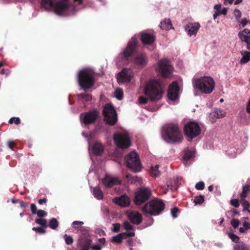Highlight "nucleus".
I'll list each match as a JSON object with an SVG mask.
<instances>
[{
  "label": "nucleus",
  "instance_id": "obj_32",
  "mask_svg": "<svg viewBox=\"0 0 250 250\" xmlns=\"http://www.w3.org/2000/svg\"><path fill=\"white\" fill-rule=\"evenodd\" d=\"M159 165H156L155 166H151L150 169V174L153 177H159L160 175V172L159 170Z\"/></svg>",
  "mask_w": 250,
  "mask_h": 250
},
{
  "label": "nucleus",
  "instance_id": "obj_63",
  "mask_svg": "<svg viewBox=\"0 0 250 250\" xmlns=\"http://www.w3.org/2000/svg\"><path fill=\"white\" fill-rule=\"evenodd\" d=\"M228 9L227 8H223L220 11V14L226 15L227 13Z\"/></svg>",
  "mask_w": 250,
  "mask_h": 250
},
{
  "label": "nucleus",
  "instance_id": "obj_55",
  "mask_svg": "<svg viewBox=\"0 0 250 250\" xmlns=\"http://www.w3.org/2000/svg\"><path fill=\"white\" fill-rule=\"evenodd\" d=\"M238 21L242 25L243 27L246 26L249 23V21L247 20L246 18H243L241 21L239 20Z\"/></svg>",
  "mask_w": 250,
  "mask_h": 250
},
{
  "label": "nucleus",
  "instance_id": "obj_26",
  "mask_svg": "<svg viewBox=\"0 0 250 250\" xmlns=\"http://www.w3.org/2000/svg\"><path fill=\"white\" fill-rule=\"evenodd\" d=\"M194 151L187 149L185 151L183 156V163L186 167L190 165L188 161L194 157Z\"/></svg>",
  "mask_w": 250,
  "mask_h": 250
},
{
  "label": "nucleus",
  "instance_id": "obj_34",
  "mask_svg": "<svg viewBox=\"0 0 250 250\" xmlns=\"http://www.w3.org/2000/svg\"><path fill=\"white\" fill-rule=\"evenodd\" d=\"M233 249L234 250H250V245L240 243L234 245Z\"/></svg>",
  "mask_w": 250,
  "mask_h": 250
},
{
  "label": "nucleus",
  "instance_id": "obj_33",
  "mask_svg": "<svg viewBox=\"0 0 250 250\" xmlns=\"http://www.w3.org/2000/svg\"><path fill=\"white\" fill-rule=\"evenodd\" d=\"M128 182H131L134 184H141L142 183V178L138 177H131L129 174H126L125 176Z\"/></svg>",
  "mask_w": 250,
  "mask_h": 250
},
{
  "label": "nucleus",
  "instance_id": "obj_53",
  "mask_svg": "<svg viewBox=\"0 0 250 250\" xmlns=\"http://www.w3.org/2000/svg\"><path fill=\"white\" fill-rule=\"evenodd\" d=\"M179 212L177 208H174L171 210V214L173 218H176L177 217V213Z\"/></svg>",
  "mask_w": 250,
  "mask_h": 250
},
{
  "label": "nucleus",
  "instance_id": "obj_57",
  "mask_svg": "<svg viewBox=\"0 0 250 250\" xmlns=\"http://www.w3.org/2000/svg\"><path fill=\"white\" fill-rule=\"evenodd\" d=\"M31 210L32 213L34 214H36L37 211L38 210H37V208L36 205L34 204H32L31 205Z\"/></svg>",
  "mask_w": 250,
  "mask_h": 250
},
{
  "label": "nucleus",
  "instance_id": "obj_31",
  "mask_svg": "<svg viewBox=\"0 0 250 250\" xmlns=\"http://www.w3.org/2000/svg\"><path fill=\"white\" fill-rule=\"evenodd\" d=\"M160 27L163 30H169L171 28L172 24L169 19H165L160 23Z\"/></svg>",
  "mask_w": 250,
  "mask_h": 250
},
{
  "label": "nucleus",
  "instance_id": "obj_12",
  "mask_svg": "<svg viewBox=\"0 0 250 250\" xmlns=\"http://www.w3.org/2000/svg\"><path fill=\"white\" fill-rule=\"evenodd\" d=\"M157 70L161 73L163 77H169L172 75L173 67L169 61L165 59L159 61Z\"/></svg>",
  "mask_w": 250,
  "mask_h": 250
},
{
  "label": "nucleus",
  "instance_id": "obj_1",
  "mask_svg": "<svg viewBox=\"0 0 250 250\" xmlns=\"http://www.w3.org/2000/svg\"><path fill=\"white\" fill-rule=\"evenodd\" d=\"M78 5L71 4L68 0H42L41 8L47 11H52L59 16H68L74 14L78 10L85 7L83 0H74Z\"/></svg>",
  "mask_w": 250,
  "mask_h": 250
},
{
  "label": "nucleus",
  "instance_id": "obj_50",
  "mask_svg": "<svg viewBox=\"0 0 250 250\" xmlns=\"http://www.w3.org/2000/svg\"><path fill=\"white\" fill-rule=\"evenodd\" d=\"M36 214H37L40 218H42L47 215V212L43 210L39 209L37 211Z\"/></svg>",
  "mask_w": 250,
  "mask_h": 250
},
{
  "label": "nucleus",
  "instance_id": "obj_17",
  "mask_svg": "<svg viewBox=\"0 0 250 250\" xmlns=\"http://www.w3.org/2000/svg\"><path fill=\"white\" fill-rule=\"evenodd\" d=\"M168 98L172 101H176L179 96V87L177 81L172 83L169 86L167 94Z\"/></svg>",
  "mask_w": 250,
  "mask_h": 250
},
{
  "label": "nucleus",
  "instance_id": "obj_37",
  "mask_svg": "<svg viewBox=\"0 0 250 250\" xmlns=\"http://www.w3.org/2000/svg\"><path fill=\"white\" fill-rule=\"evenodd\" d=\"M78 98L83 101H89L92 99L91 96L88 94H80L78 95Z\"/></svg>",
  "mask_w": 250,
  "mask_h": 250
},
{
  "label": "nucleus",
  "instance_id": "obj_13",
  "mask_svg": "<svg viewBox=\"0 0 250 250\" xmlns=\"http://www.w3.org/2000/svg\"><path fill=\"white\" fill-rule=\"evenodd\" d=\"M151 194V191L147 188H142L138 190L135 194L134 202L136 205H140L147 201Z\"/></svg>",
  "mask_w": 250,
  "mask_h": 250
},
{
  "label": "nucleus",
  "instance_id": "obj_61",
  "mask_svg": "<svg viewBox=\"0 0 250 250\" xmlns=\"http://www.w3.org/2000/svg\"><path fill=\"white\" fill-rule=\"evenodd\" d=\"M221 8V5L220 4H216L214 6V9L215 10V11H220Z\"/></svg>",
  "mask_w": 250,
  "mask_h": 250
},
{
  "label": "nucleus",
  "instance_id": "obj_14",
  "mask_svg": "<svg viewBox=\"0 0 250 250\" xmlns=\"http://www.w3.org/2000/svg\"><path fill=\"white\" fill-rule=\"evenodd\" d=\"M134 76V71L131 69L124 68L117 74V82L120 84L129 83Z\"/></svg>",
  "mask_w": 250,
  "mask_h": 250
},
{
  "label": "nucleus",
  "instance_id": "obj_27",
  "mask_svg": "<svg viewBox=\"0 0 250 250\" xmlns=\"http://www.w3.org/2000/svg\"><path fill=\"white\" fill-rule=\"evenodd\" d=\"M92 240L90 238L85 237L82 238L79 240L78 246L81 248H87L90 247L91 244Z\"/></svg>",
  "mask_w": 250,
  "mask_h": 250
},
{
  "label": "nucleus",
  "instance_id": "obj_15",
  "mask_svg": "<svg viewBox=\"0 0 250 250\" xmlns=\"http://www.w3.org/2000/svg\"><path fill=\"white\" fill-rule=\"evenodd\" d=\"M98 114V111L95 109L82 113L80 116L81 122L84 125L92 124L97 119Z\"/></svg>",
  "mask_w": 250,
  "mask_h": 250
},
{
  "label": "nucleus",
  "instance_id": "obj_20",
  "mask_svg": "<svg viewBox=\"0 0 250 250\" xmlns=\"http://www.w3.org/2000/svg\"><path fill=\"white\" fill-rule=\"evenodd\" d=\"M126 214L131 222L136 225H139L142 220L141 214L137 211L128 210Z\"/></svg>",
  "mask_w": 250,
  "mask_h": 250
},
{
  "label": "nucleus",
  "instance_id": "obj_47",
  "mask_svg": "<svg viewBox=\"0 0 250 250\" xmlns=\"http://www.w3.org/2000/svg\"><path fill=\"white\" fill-rule=\"evenodd\" d=\"M123 226L126 230L133 229V226L127 221L124 222Z\"/></svg>",
  "mask_w": 250,
  "mask_h": 250
},
{
  "label": "nucleus",
  "instance_id": "obj_49",
  "mask_svg": "<svg viewBox=\"0 0 250 250\" xmlns=\"http://www.w3.org/2000/svg\"><path fill=\"white\" fill-rule=\"evenodd\" d=\"M195 188L198 190H202L205 188L204 183L203 182H199L196 184Z\"/></svg>",
  "mask_w": 250,
  "mask_h": 250
},
{
  "label": "nucleus",
  "instance_id": "obj_41",
  "mask_svg": "<svg viewBox=\"0 0 250 250\" xmlns=\"http://www.w3.org/2000/svg\"><path fill=\"white\" fill-rule=\"evenodd\" d=\"M204 201V196L203 195H199L196 196L194 199V203L197 204H201Z\"/></svg>",
  "mask_w": 250,
  "mask_h": 250
},
{
  "label": "nucleus",
  "instance_id": "obj_56",
  "mask_svg": "<svg viewBox=\"0 0 250 250\" xmlns=\"http://www.w3.org/2000/svg\"><path fill=\"white\" fill-rule=\"evenodd\" d=\"M96 233L99 234L100 236H104L105 235V233L102 229H97L95 230Z\"/></svg>",
  "mask_w": 250,
  "mask_h": 250
},
{
  "label": "nucleus",
  "instance_id": "obj_44",
  "mask_svg": "<svg viewBox=\"0 0 250 250\" xmlns=\"http://www.w3.org/2000/svg\"><path fill=\"white\" fill-rule=\"evenodd\" d=\"M229 236L234 242L237 243L239 240V237L232 233L229 232Z\"/></svg>",
  "mask_w": 250,
  "mask_h": 250
},
{
  "label": "nucleus",
  "instance_id": "obj_6",
  "mask_svg": "<svg viewBox=\"0 0 250 250\" xmlns=\"http://www.w3.org/2000/svg\"><path fill=\"white\" fill-rule=\"evenodd\" d=\"M164 130L166 136L164 139L167 143H178L182 140V133L177 125H167L165 127Z\"/></svg>",
  "mask_w": 250,
  "mask_h": 250
},
{
  "label": "nucleus",
  "instance_id": "obj_5",
  "mask_svg": "<svg viewBox=\"0 0 250 250\" xmlns=\"http://www.w3.org/2000/svg\"><path fill=\"white\" fill-rule=\"evenodd\" d=\"M137 38L133 37L128 42L126 47L116 58V63L118 66L126 64L128 59L136 52Z\"/></svg>",
  "mask_w": 250,
  "mask_h": 250
},
{
  "label": "nucleus",
  "instance_id": "obj_39",
  "mask_svg": "<svg viewBox=\"0 0 250 250\" xmlns=\"http://www.w3.org/2000/svg\"><path fill=\"white\" fill-rule=\"evenodd\" d=\"M35 222L38 224L41 225V227H42L44 228H47V222L46 219H43L42 218H39L35 220Z\"/></svg>",
  "mask_w": 250,
  "mask_h": 250
},
{
  "label": "nucleus",
  "instance_id": "obj_40",
  "mask_svg": "<svg viewBox=\"0 0 250 250\" xmlns=\"http://www.w3.org/2000/svg\"><path fill=\"white\" fill-rule=\"evenodd\" d=\"M233 15L236 21H238L242 16V13L238 9H235L233 11Z\"/></svg>",
  "mask_w": 250,
  "mask_h": 250
},
{
  "label": "nucleus",
  "instance_id": "obj_35",
  "mask_svg": "<svg viewBox=\"0 0 250 250\" xmlns=\"http://www.w3.org/2000/svg\"><path fill=\"white\" fill-rule=\"evenodd\" d=\"M248 188V185H246L243 187L242 191L240 194L241 202H244V200H246L245 199L247 197L248 193L249 191Z\"/></svg>",
  "mask_w": 250,
  "mask_h": 250
},
{
  "label": "nucleus",
  "instance_id": "obj_25",
  "mask_svg": "<svg viewBox=\"0 0 250 250\" xmlns=\"http://www.w3.org/2000/svg\"><path fill=\"white\" fill-rule=\"evenodd\" d=\"M134 63L139 66H143L146 65L147 63L146 56L141 53L137 54L134 59Z\"/></svg>",
  "mask_w": 250,
  "mask_h": 250
},
{
  "label": "nucleus",
  "instance_id": "obj_10",
  "mask_svg": "<svg viewBox=\"0 0 250 250\" xmlns=\"http://www.w3.org/2000/svg\"><path fill=\"white\" fill-rule=\"evenodd\" d=\"M103 113L104 120L109 125H114L117 121V114L113 106L110 104H106L103 108Z\"/></svg>",
  "mask_w": 250,
  "mask_h": 250
},
{
  "label": "nucleus",
  "instance_id": "obj_38",
  "mask_svg": "<svg viewBox=\"0 0 250 250\" xmlns=\"http://www.w3.org/2000/svg\"><path fill=\"white\" fill-rule=\"evenodd\" d=\"M115 97L119 100H121L123 98V91L121 88H117L114 92Z\"/></svg>",
  "mask_w": 250,
  "mask_h": 250
},
{
  "label": "nucleus",
  "instance_id": "obj_28",
  "mask_svg": "<svg viewBox=\"0 0 250 250\" xmlns=\"http://www.w3.org/2000/svg\"><path fill=\"white\" fill-rule=\"evenodd\" d=\"M242 58L239 61L240 64H244L250 61V52L246 50H242L240 52Z\"/></svg>",
  "mask_w": 250,
  "mask_h": 250
},
{
  "label": "nucleus",
  "instance_id": "obj_64",
  "mask_svg": "<svg viewBox=\"0 0 250 250\" xmlns=\"http://www.w3.org/2000/svg\"><path fill=\"white\" fill-rule=\"evenodd\" d=\"M246 109L247 111L250 114V98L248 102Z\"/></svg>",
  "mask_w": 250,
  "mask_h": 250
},
{
  "label": "nucleus",
  "instance_id": "obj_58",
  "mask_svg": "<svg viewBox=\"0 0 250 250\" xmlns=\"http://www.w3.org/2000/svg\"><path fill=\"white\" fill-rule=\"evenodd\" d=\"M92 250H102V247L99 245H96L91 247Z\"/></svg>",
  "mask_w": 250,
  "mask_h": 250
},
{
  "label": "nucleus",
  "instance_id": "obj_29",
  "mask_svg": "<svg viewBox=\"0 0 250 250\" xmlns=\"http://www.w3.org/2000/svg\"><path fill=\"white\" fill-rule=\"evenodd\" d=\"M92 149L95 155H99L103 152L104 147L101 143L97 142L93 145Z\"/></svg>",
  "mask_w": 250,
  "mask_h": 250
},
{
  "label": "nucleus",
  "instance_id": "obj_3",
  "mask_svg": "<svg viewBox=\"0 0 250 250\" xmlns=\"http://www.w3.org/2000/svg\"><path fill=\"white\" fill-rule=\"evenodd\" d=\"M163 89L160 81L151 80L148 81L144 87V94L151 101L160 100L163 96Z\"/></svg>",
  "mask_w": 250,
  "mask_h": 250
},
{
  "label": "nucleus",
  "instance_id": "obj_2",
  "mask_svg": "<svg viewBox=\"0 0 250 250\" xmlns=\"http://www.w3.org/2000/svg\"><path fill=\"white\" fill-rule=\"evenodd\" d=\"M192 82L193 88L202 93L210 94L214 89L215 82L213 79L209 76L193 78Z\"/></svg>",
  "mask_w": 250,
  "mask_h": 250
},
{
  "label": "nucleus",
  "instance_id": "obj_22",
  "mask_svg": "<svg viewBox=\"0 0 250 250\" xmlns=\"http://www.w3.org/2000/svg\"><path fill=\"white\" fill-rule=\"evenodd\" d=\"M113 202L121 207L125 208L128 206L130 203V199L125 195H123L119 197L115 198Z\"/></svg>",
  "mask_w": 250,
  "mask_h": 250
},
{
  "label": "nucleus",
  "instance_id": "obj_19",
  "mask_svg": "<svg viewBox=\"0 0 250 250\" xmlns=\"http://www.w3.org/2000/svg\"><path fill=\"white\" fill-rule=\"evenodd\" d=\"M238 36L242 42L247 43V49L250 50V30L245 28L239 31Z\"/></svg>",
  "mask_w": 250,
  "mask_h": 250
},
{
  "label": "nucleus",
  "instance_id": "obj_52",
  "mask_svg": "<svg viewBox=\"0 0 250 250\" xmlns=\"http://www.w3.org/2000/svg\"><path fill=\"white\" fill-rule=\"evenodd\" d=\"M138 101L141 104H146L147 103L148 99L144 96H140L138 98Z\"/></svg>",
  "mask_w": 250,
  "mask_h": 250
},
{
  "label": "nucleus",
  "instance_id": "obj_45",
  "mask_svg": "<svg viewBox=\"0 0 250 250\" xmlns=\"http://www.w3.org/2000/svg\"><path fill=\"white\" fill-rule=\"evenodd\" d=\"M64 239L65 240V243L68 245H71L73 242V238L66 234L64 235Z\"/></svg>",
  "mask_w": 250,
  "mask_h": 250
},
{
  "label": "nucleus",
  "instance_id": "obj_16",
  "mask_svg": "<svg viewBox=\"0 0 250 250\" xmlns=\"http://www.w3.org/2000/svg\"><path fill=\"white\" fill-rule=\"evenodd\" d=\"M103 185L106 188H110L121 184V180L116 176L109 174L105 175L104 178L102 179Z\"/></svg>",
  "mask_w": 250,
  "mask_h": 250
},
{
  "label": "nucleus",
  "instance_id": "obj_43",
  "mask_svg": "<svg viewBox=\"0 0 250 250\" xmlns=\"http://www.w3.org/2000/svg\"><path fill=\"white\" fill-rule=\"evenodd\" d=\"M174 185H173L172 183L167 185V187L171 190H175L179 186V184L178 181L174 180Z\"/></svg>",
  "mask_w": 250,
  "mask_h": 250
},
{
  "label": "nucleus",
  "instance_id": "obj_59",
  "mask_svg": "<svg viewBox=\"0 0 250 250\" xmlns=\"http://www.w3.org/2000/svg\"><path fill=\"white\" fill-rule=\"evenodd\" d=\"M84 223L83 221H75L73 222L72 225L74 226L78 225H83Z\"/></svg>",
  "mask_w": 250,
  "mask_h": 250
},
{
  "label": "nucleus",
  "instance_id": "obj_42",
  "mask_svg": "<svg viewBox=\"0 0 250 250\" xmlns=\"http://www.w3.org/2000/svg\"><path fill=\"white\" fill-rule=\"evenodd\" d=\"M46 228H44L42 227H33L32 228V230L35 231L36 232L44 234L46 232Z\"/></svg>",
  "mask_w": 250,
  "mask_h": 250
},
{
  "label": "nucleus",
  "instance_id": "obj_21",
  "mask_svg": "<svg viewBox=\"0 0 250 250\" xmlns=\"http://www.w3.org/2000/svg\"><path fill=\"white\" fill-rule=\"evenodd\" d=\"M226 115V112L221 109H215L211 112L208 117L209 120L213 123L215 122V119L223 118Z\"/></svg>",
  "mask_w": 250,
  "mask_h": 250
},
{
  "label": "nucleus",
  "instance_id": "obj_7",
  "mask_svg": "<svg viewBox=\"0 0 250 250\" xmlns=\"http://www.w3.org/2000/svg\"><path fill=\"white\" fill-rule=\"evenodd\" d=\"M165 206L162 200L155 198L146 204L142 208V210L144 214L156 216L160 214L164 210Z\"/></svg>",
  "mask_w": 250,
  "mask_h": 250
},
{
  "label": "nucleus",
  "instance_id": "obj_62",
  "mask_svg": "<svg viewBox=\"0 0 250 250\" xmlns=\"http://www.w3.org/2000/svg\"><path fill=\"white\" fill-rule=\"evenodd\" d=\"M243 226L245 227L246 229H250V224L246 221L243 222Z\"/></svg>",
  "mask_w": 250,
  "mask_h": 250
},
{
  "label": "nucleus",
  "instance_id": "obj_51",
  "mask_svg": "<svg viewBox=\"0 0 250 250\" xmlns=\"http://www.w3.org/2000/svg\"><path fill=\"white\" fill-rule=\"evenodd\" d=\"M230 204L232 206H233L235 208L239 207V206L240 205L239 202L238 200L236 199L231 200Z\"/></svg>",
  "mask_w": 250,
  "mask_h": 250
},
{
  "label": "nucleus",
  "instance_id": "obj_8",
  "mask_svg": "<svg viewBox=\"0 0 250 250\" xmlns=\"http://www.w3.org/2000/svg\"><path fill=\"white\" fill-rule=\"evenodd\" d=\"M113 139L116 145L121 148H127L131 146L130 139L126 131L115 133Z\"/></svg>",
  "mask_w": 250,
  "mask_h": 250
},
{
  "label": "nucleus",
  "instance_id": "obj_46",
  "mask_svg": "<svg viewBox=\"0 0 250 250\" xmlns=\"http://www.w3.org/2000/svg\"><path fill=\"white\" fill-rule=\"evenodd\" d=\"M9 123L10 124L15 123L16 125H18L20 123V119L19 117H12L9 120Z\"/></svg>",
  "mask_w": 250,
  "mask_h": 250
},
{
  "label": "nucleus",
  "instance_id": "obj_60",
  "mask_svg": "<svg viewBox=\"0 0 250 250\" xmlns=\"http://www.w3.org/2000/svg\"><path fill=\"white\" fill-rule=\"evenodd\" d=\"M7 145L9 148L12 149V147L14 146L15 143H14V142H13L12 141H9L7 142Z\"/></svg>",
  "mask_w": 250,
  "mask_h": 250
},
{
  "label": "nucleus",
  "instance_id": "obj_9",
  "mask_svg": "<svg viewBox=\"0 0 250 250\" xmlns=\"http://www.w3.org/2000/svg\"><path fill=\"white\" fill-rule=\"evenodd\" d=\"M126 166L135 172H139L142 169L140 159L135 151H132L125 157Z\"/></svg>",
  "mask_w": 250,
  "mask_h": 250
},
{
  "label": "nucleus",
  "instance_id": "obj_4",
  "mask_svg": "<svg viewBox=\"0 0 250 250\" xmlns=\"http://www.w3.org/2000/svg\"><path fill=\"white\" fill-rule=\"evenodd\" d=\"M77 79L79 85L84 91L91 88L95 83L94 72L87 68L82 69L78 72Z\"/></svg>",
  "mask_w": 250,
  "mask_h": 250
},
{
  "label": "nucleus",
  "instance_id": "obj_18",
  "mask_svg": "<svg viewBox=\"0 0 250 250\" xmlns=\"http://www.w3.org/2000/svg\"><path fill=\"white\" fill-rule=\"evenodd\" d=\"M200 27V24L198 22H189L185 26V29L188 36H195Z\"/></svg>",
  "mask_w": 250,
  "mask_h": 250
},
{
  "label": "nucleus",
  "instance_id": "obj_24",
  "mask_svg": "<svg viewBox=\"0 0 250 250\" xmlns=\"http://www.w3.org/2000/svg\"><path fill=\"white\" fill-rule=\"evenodd\" d=\"M135 235V232L133 231L128 232H122L120 234L112 237L110 240L113 243L116 244H120L122 242V240L125 238L126 236H133Z\"/></svg>",
  "mask_w": 250,
  "mask_h": 250
},
{
  "label": "nucleus",
  "instance_id": "obj_36",
  "mask_svg": "<svg viewBox=\"0 0 250 250\" xmlns=\"http://www.w3.org/2000/svg\"><path fill=\"white\" fill-rule=\"evenodd\" d=\"M59 225V222L56 218L51 219L48 224V226L52 229H55Z\"/></svg>",
  "mask_w": 250,
  "mask_h": 250
},
{
  "label": "nucleus",
  "instance_id": "obj_23",
  "mask_svg": "<svg viewBox=\"0 0 250 250\" xmlns=\"http://www.w3.org/2000/svg\"><path fill=\"white\" fill-rule=\"evenodd\" d=\"M141 40L144 44L151 45L155 40V37L152 33L143 32L141 33Z\"/></svg>",
  "mask_w": 250,
  "mask_h": 250
},
{
  "label": "nucleus",
  "instance_id": "obj_11",
  "mask_svg": "<svg viewBox=\"0 0 250 250\" xmlns=\"http://www.w3.org/2000/svg\"><path fill=\"white\" fill-rule=\"evenodd\" d=\"M184 130L188 138L190 140L198 136L201 133V128L195 122H190L186 124Z\"/></svg>",
  "mask_w": 250,
  "mask_h": 250
},
{
  "label": "nucleus",
  "instance_id": "obj_48",
  "mask_svg": "<svg viewBox=\"0 0 250 250\" xmlns=\"http://www.w3.org/2000/svg\"><path fill=\"white\" fill-rule=\"evenodd\" d=\"M231 225L234 228H237L240 224V221L237 219H233L230 222Z\"/></svg>",
  "mask_w": 250,
  "mask_h": 250
},
{
  "label": "nucleus",
  "instance_id": "obj_30",
  "mask_svg": "<svg viewBox=\"0 0 250 250\" xmlns=\"http://www.w3.org/2000/svg\"><path fill=\"white\" fill-rule=\"evenodd\" d=\"M93 195L98 200H101L103 198V193L99 187H95L92 190Z\"/></svg>",
  "mask_w": 250,
  "mask_h": 250
},
{
  "label": "nucleus",
  "instance_id": "obj_54",
  "mask_svg": "<svg viewBox=\"0 0 250 250\" xmlns=\"http://www.w3.org/2000/svg\"><path fill=\"white\" fill-rule=\"evenodd\" d=\"M113 228L112 230L113 232H117L120 230L121 226L118 223L113 224Z\"/></svg>",
  "mask_w": 250,
  "mask_h": 250
}]
</instances>
